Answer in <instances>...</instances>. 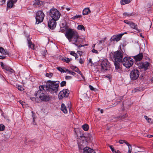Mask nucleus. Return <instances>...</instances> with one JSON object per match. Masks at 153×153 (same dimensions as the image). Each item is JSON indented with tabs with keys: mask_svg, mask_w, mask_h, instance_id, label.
I'll list each match as a JSON object with an SVG mask.
<instances>
[{
	"mask_svg": "<svg viewBox=\"0 0 153 153\" xmlns=\"http://www.w3.org/2000/svg\"><path fill=\"white\" fill-rule=\"evenodd\" d=\"M85 61L84 59L83 58H80L79 60V62L80 64H82Z\"/></svg>",
	"mask_w": 153,
	"mask_h": 153,
	"instance_id": "58836bf2",
	"label": "nucleus"
},
{
	"mask_svg": "<svg viewBox=\"0 0 153 153\" xmlns=\"http://www.w3.org/2000/svg\"><path fill=\"white\" fill-rule=\"evenodd\" d=\"M109 147L111 149L112 152H113V153H116V151L114 149V148L112 146L109 145Z\"/></svg>",
	"mask_w": 153,
	"mask_h": 153,
	"instance_id": "f704fd0d",
	"label": "nucleus"
},
{
	"mask_svg": "<svg viewBox=\"0 0 153 153\" xmlns=\"http://www.w3.org/2000/svg\"><path fill=\"white\" fill-rule=\"evenodd\" d=\"M91 12V11L89 8H85L83 10L82 14L83 15H88Z\"/></svg>",
	"mask_w": 153,
	"mask_h": 153,
	"instance_id": "412c9836",
	"label": "nucleus"
},
{
	"mask_svg": "<svg viewBox=\"0 0 153 153\" xmlns=\"http://www.w3.org/2000/svg\"><path fill=\"white\" fill-rule=\"evenodd\" d=\"M125 140H119V143L120 144H123V143H125Z\"/></svg>",
	"mask_w": 153,
	"mask_h": 153,
	"instance_id": "c03bdc74",
	"label": "nucleus"
},
{
	"mask_svg": "<svg viewBox=\"0 0 153 153\" xmlns=\"http://www.w3.org/2000/svg\"><path fill=\"white\" fill-rule=\"evenodd\" d=\"M10 1H12V2L13 3V4L15 3L17 1V0H10Z\"/></svg>",
	"mask_w": 153,
	"mask_h": 153,
	"instance_id": "864d4df0",
	"label": "nucleus"
},
{
	"mask_svg": "<svg viewBox=\"0 0 153 153\" xmlns=\"http://www.w3.org/2000/svg\"><path fill=\"white\" fill-rule=\"evenodd\" d=\"M80 75L82 74V73L81 71H79L77 72Z\"/></svg>",
	"mask_w": 153,
	"mask_h": 153,
	"instance_id": "338daca9",
	"label": "nucleus"
},
{
	"mask_svg": "<svg viewBox=\"0 0 153 153\" xmlns=\"http://www.w3.org/2000/svg\"><path fill=\"white\" fill-rule=\"evenodd\" d=\"M65 35L70 42L77 45L76 43L79 42L80 38L79 34L76 30L71 28L68 29L66 30Z\"/></svg>",
	"mask_w": 153,
	"mask_h": 153,
	"instance_id": "f03ea898",
	"label": "nucleus"
},
{
	"mask_svg": "<svg viewBox=\"0 0 153 153\" xmlns=\"http://www.w3.org/2000/svg\"><path fill=\"white\" fill-rule=\"evenodd\" d=\"M47 51L46 50H44L43 51H42L41 53L42 55L45 57V56L46 54V52Z\"/></svg>",
	"mask_w": 153,
	"mask_h": 153,
	"instance_id": "79ce46f5",
	"label": "nucleus"
},
{
	"mask_svg": "<svg viewBox=\"0 0 153 153\" xmlns=\"http://www.w3.org/2000/svg\"><path fill=\"white\" fill-rule=\"evenodd\" d=\"M82 128L85 131L88 130L89 128L88 126L86 124L82 125Z\"/></svg>",
	"mask_w": 153,
	"mask_h": 153,
	"instance_id": "bb28decb",
	"label": "nucleus"
},
{
	"mask_svg": "<svg viewBox=\"0 0 153 153\" xmlns=\"http://www.w3.org/2000/svg\"><path fill=\"white\" fill-rule=\"evenodd\" d=\"M123 65L127 68H129L133 64V59L131 58L125 57L122 61Z\"/></svg>",
	"mask_w": 153,
	"mask_h": 153,
	"instance_id": "423d86ee",
	"label": "nucleus"
},
{
	"mask_svg": "<svg viewBox=\"0 0 153 153\" xmlns=\"http://www.w3.org/2000/svg\"><path fill=\"white\" fill-rule=\"evenodd\" d=\"M81 15H76L75 16L73 17L72 19H77L81 17Z\"/></svg>",
	"mask_w": 153,
	"mask_h": 153,
	"instance_id": "a19ab883",
	"label": "nucleus"
},
{
	"mask_svg": "<svg viewBox=\"0 0 153 153\" xmlns=\"http://www.w3.org/2000/svg\"><path fill=\"white\" fill-rule=\"evenodd\" d=\"M0 1L1 2L2 4H4L5 2V0H0Z\"/></svg>",
	"mask_w": 153,
	"mask_h": 153,
	"instance_id": "e2e57ef3",
	"label": "nucleus"
},
{
	"mask_svg": "<svg viewBox=\"0 0 153 153\" xmlns=\"http://www.w3.org/2000/svg\"><path fill=\"white\" fill-rule=\"evenodd\" d=\"M83 153H95V151L88 147H86L83 149Z\"/></svg>",
	"mask_w": 153,
	"mask_h": 153,
	"instance_id": "dca6fc26",
	"label": "nucleus"
},
{
	"mask_svg": "<svg viewBox=\"0 0 153 153\" xmlns=\"http://www.w3.org/2000/svg\"><path fill=\"white\" fill-rule=\"evenodd\" d=\"M74 71L75 72H78V71H79V69L77 67H75V69Z\"/></svg>",
	"mask_w": 153,
	"mask_h": 153,
	"instance_id": "603ef678",
	"label": "nucleus"
},
{
	"mask_svg": "<svg viewBox=\"0 0 153 153\" xmlns=\"http://www.w3.org/2000/svg\"><path fill=\"white\" fill-rule=\"evenodd\" d=\"M65 71H66V72H68V73H71V71L69 70L68 69H66Z\"/></svg>",
	"mask_w": 153,
	"mask_h": 153,
	"instance_id": "680f3d73",
	"label": "nucleus"
},
{
	"mask_svg": "<svg viewBox=\"0 0 153 153\" xmlns=\"http://www.w3.org/2000/svg\"><path fill=\"white\" fill-rule=\"evenodd\" d=\"M143 57V55L142 53H140L137 55L134 56V58L136 61H140L142 60Z\"/></svg>",
	"mask_w": 153,
	"mask_h": 153,
	"instance_id": "f3484780",
	"label": "nucleus"
},
{
	"mask_svg": "<svg viewBox=\"0 0 153 153\" xmlns=\"http://www.w3.org/2000/svg\"><path fill=\"white\" fill-rule=\"evenodd\" d=\"M92 53H98L97 51L94 49H93V50H92Z\"/></svg>",
	"mask_w": 153,
	"mask_h": 153,
	"instance_id": "09e8293b",
	"label": "nucleus"
},
{
	"mask_svg": "<svg viewBox=\"0 0 153 153\" xmlns=\"http://www.w3.org/2000/svg\"><path fill=\"white\" fill-rule=\"evenodd\" d=\"M81 76L82 77V79H85V77L82 74L81 75Z\"/></svg>",
	"mask_w": 153,
	"mask_h": 153,
	"instance_id": "774afa93",
	"label": "nucleus"
},
{
	"mask_svg": "<svg viewBox=\"0 0 153 153\" xmlns=\"http://www.w3.org/2000/svg\"><path fill=\"white\" fill-rule=\"evenodd\" d=\"M149 65V62L146 61L144 62H139L138 68L140 69H143L144 71H146L148 69Z\"/></svg>",
	"mask_w": 153,
	"mask_h": 153,
	"instance_id": "9b49d317",
	"label": "nucleus"
},
{
	"mask_svg": "<svg viewBox=\"0 0 153 153\" xmlns=\"http://www.w3.org/2000/svg\"><path fill=\"white\" fill-rule=\"evenodd\" d=\"M1 66L3 69L8 71L11 74L13 72V69L7 66L4 65L2 62L1 64Z\"/></svg>",
	"mask_w": 153,
	"mask_h": 153,
	"instance_id": "2eb2a0df",
	"label": "nucleus"
},
{
	"mask_svg": "<svg viewBox=\"0 0 153 153\" xmlns=\"http://www.w3.org/2000/svg\"><path fill=\"white\" fill-rule=\"evenodd\" d=\"M148 137L149 138H151L152 137H153V136L152 135H148Z\"/></svg>",
	"mask_w": 153,
	"mask_h": 153,
	"instance_id": "69168bd1",
	"label": "nucleus"
},
{
	"mask_svg": "<svg viewBox=\"0 0 153 153\" xmlns=\"http://www.w3.org/2000/svg\"><path fill=\"white\" fill-rule=\"evenodd\" d=\"M72 59H69V58L66 57L63 58L62 59V60L63 61L67 63L69 62Z\"/></svg>",
	"mask_w": 153,
	"mask_h": 153,
	"instance_id": "a878e982",
	"label": "nucleus"
},
{
	"mask_svg": "<svg viewBox=\"0 0 153 153\" xmlns=\"http://www.w3.org/2000/svg\"><path fill=\"white\" fill-rule=\"evenodd\" d=\"M125 143L128 146V147H130L131 148V146L130 145L126 140L125 141Z\"/></svg>",
	"mask_w": 153,
	"mask_h": 153,
	"instance_id": "8fccbe9b",
	"label": "nucleus"
},
{
	"mask_svg": "<svg viewBox=\"0 0 153 153\" xmlns=\"http://www.w3.org/2000/svg\"><path fill=\"white\" fill-rule=\"evenodd\" d=\"M99 64L100 65V69L102 71L108 70L110 68V64L107 59H104L102 61H100Z\"/></svg>",
	"mask_w": 153,
	"mask_h": 153,
	"instance_id": "39448f33",
	"label": "nucleus"
},
{
	"mask_svg": "<svg viewBox=\"0 0 153 153\" xmlns=\"http://www.w3.org/2000/svg\"><path fill=\"white\" fill-rule=\"evenodd\" d=\"M5 56H0V59H5Z\"/></svg>",
	"mask_w": 153,
	"mask_h": 153,
	"instance_id": "13d9d810",
	"label": "nucleus"
},
{
	"mask_svg": "<svg viewBox=\"0 0 153 153\" xmlns=\"http://www.w3.org/2000/svg\"><path fill=\"white\" fill-rule=\"evenodd\" d=\"M66 84V82L65 81H63L60 83V85L61 87H63Z\"/></svg>",
	"mask_w": 153,
	"mask_h": 153,
	"instance_id": "4c0bfd02",
	"label": "nucleus"
},
{
	"mask_svg": "<svg viewBox=\"0 0 153 153\" xmlns=\"http://www.w3.org/2000/svg\"><path fill=\"white\" fill-rule=\"evenodd\" d=\"M113 59L114 61L122 62L123 59V54L120 50L114 52Z\"/></svg>",
	"mask_w": 153,
	"mask_h": 153,
	"instance_id": "6e6552de",
	"label": "nucleus"
},
{
	"mask_svg": "<svg viewBox=\"0 0 153 153\" xmlns=\"http://www.w3.org/2000/svg\"><path fill=\"white\" fill-rule=\"evenodd\" d=\"M104 42V41L103 40H101L100 41L99 44H101L103 42Z\"/></svg>",
	"mask_w": 153,
	"mask_h": 153,
	"instance_id": "052dcab7",
	"label": "nucleus"
},
{
	"mask_svg": "<svg viewBox=\"0 0 153 153\" xmlns=\"http://www.w3.org/2000/svg\"><path fill=\"white\" fill-rule=\"evenodd\" d=\"M144 118L149 123H151L150 122V121L151 120V119H150L148 117L146 116H144Z\"/></svg>",
	"mask_w": 153,
	"mask_h": 153,
	"instance_id": "72a5a7b5",
	"label": "nucleus"
},
{
	"mask_svg": "<svg viewBox=\"0 0 153 153\" xmlns=\"http://www.w3.org/2000/svg\"><path fill=\"white\" fill-rule=\"evenodd\" d=\"M56 20L51 19H49L48 22V27L51 29H53L56 26Z\"/></svg>",
	"mask_w": 153,
	"mask_h": 153,
	"instance_id": "ddd939ff",
	"label": "nucleus"
},
{
	"mask_svg": "<svg viewBox=\"0 0 153 153\" xmlns=\"http://www.w3.org/2000/svg\"><path fill=\"white\" fill-rule=\"evenodd\" d=\"M89 88L90 90L91 91H94V88L91 85H89Z\"/></svg>",
	"mask_w": 153,
	"mask_h": 153,
	"instance_id": "49530a36",
	"label": "nucleus"
},
{
	"mask_svg": "<svg viewBox=\"0 0 153 153\" xmlns=\"http://www.w3.org/2000/svg\"><path fill=\"white\" fill-rule=\"evenodd\" d=\"M70 54L71 55H72L74 56H76V53H75L74 51H71Z\"/></svg>",
	"mask_w": 153,
	"mask_h": 153,
	"instance_id": "37998d69",
	"label": "nucleus"
},
{
	"mask_svg": "<svg viewBox=\"0 0 153 153\" xmlns=\"http://www.w3.org/2000/svg\"><path fill=\"white\" fill-rule=\"evenodd\" d=\"M72 77L70 76H66L65 77V79H71Z\"/></svg>",
	"mask_w": 153,
	"mask_h": 153,
	"instance_id": "a18cd8bd",
	"label": "nucleus"
},
{
	"mask_svg": "<svg viewBox=\"0 0 153 153\" xmlns=\"http://www.w3.org/2000/svg\"><path fill=\"white\" fill-rule=\"evenodd\" d=\"M145 59H148L149 60V62H150V59L149 58V57L148 56H145Z\"/></svg>",
	"mask_w": 153,
	"mask_h": 153,
	"instance_id": "5fc2aeb1",
	"label": "nucleus"
},
{
	"mask_svg": "<svg viewBox=\"0 0 153 153\" xmlns=\"http://www.w3.org/2000/svg\"><path fill=\"white\" fill-rule=\"evenodd\" d=\"M42 3V1L39 0H36L35 4L37 5L41 4Z\"/></svg>",
	"mask_w": 153,
	"mask_h": 153,
	"instance_id": "e433bc0d",
	"label": "nucleus"
},
{
	"mask_svg": "<svg viewBox=\"0 0 153 153\" xmlns=\"http://www.w3.org/2000/svg\"><path fill=\"white\" fill-rule=\"evenodd\" d=\"M38 98H37V100H38ZM30 99L33 101H35L36 102H37V101H36V98H34V97H31V98H30Z\"/></svg>",
	"mask_w": 153,
	"mask_h": 153,
	"instance_id": "de8ad7c7",
	"label": "nucleus"
},
{
	"mask_svg": "<svg viewBox=\"0 0 153 153\" xmlns=\"http://www.w3.org/2000/svg\"><path fill=\"white\" fill-rule=\"evenodd\" d=\"M76 66H71L70 67L73 70H74L75 69V67H76Z\"/></svg>",
	"mask_w": 153,
	"mask_h": 153,
	"instance_id": "bf43d9fd",
	"label": "nucleus"
},
{
	"mask_svg": "<svg viewBox=\"0 0 153 153\" xmlns=\"http://www.w3.org/2000/svg\"><path fill=\"white\" fill-rule=\"evenodd\" d=\"M131 148L130 147H129L128 148V153H131Z\"/></svg>",
	"mask_w": 153,
	"mask_h": 153,
	"instance_id": "6e6d98bb",
	"label": "nucleus"
},
{
	"mask_svg": "<svg viewBox=\"0 0 153 153\" xmlns=\"http://www.w3.org/2000/svg\"><path fill=\"white\" fill-rule=\"evenodd\" d=\"M78 53L80 55V56H81L82 55V52L80 51H78Z\"/></svg>",
	"mask_w": 153,
	"mask_h": 153,
	"instance_id": "0e129e2a",
	"label": "nucleus"
},
{
	"mask_svg": "<svg viewBox=\"0 0 153 153\" xmlns=\"http://www.w3.org/2000/svg\"><path fill=\"white\" fill-rule=\"evenodd\" d=\"M53 76V74L51 73H46V76L47 77H48L51 78Z\"/></svg>",
	"mask_w": 153,
	"mask_h": 153,
	"instance_id": "473e14b6",
	"label": "nucleus"
},
{
	"mask_svg": "<svg viewBox=\"0 0 153 153\" xmlns=\"http://www.w3.org/2000/svg\"><path fill=\"white\" fill-rule=\"evenodd\" d=\"M77 28L79 30H85V27L83 25H79L77 27Z\"/></svg>",
	"mask_w": 153,
	"mask_h": 153,
	"instance_id": "c85d7f7f",
	"label": "nucleus"
},
{
	"mask_svg": "<svg viewBox=\"0 0 153 153\" xmlns=\"http://www.w3.org/2000/svg\"><path fill=\"white\" fill-rule=\"evenodd\" d=\"M124 22L129 25L131 28L139 31L137 25L135 23L128 20H124Z\"/></svg>",
	"mask_w": 153,
	"mask_h": 153,
	"instance_id": "f8f14e48",
	"label": "nucleus"
},
{
	"mask_svg": "<svg viewBox=\"0 0 153 153\" xmlns=\"http://www.w3.org/2000/svg\"><path fill=\"white\" fill-rule=\"evenodd\" d=\"M27 41L29 48L34 50V45L32 43L31 40L29 39L28 38L27 39Z\"/></svg>",
	"mask_w": 153,
	"mask_h": 153,
	"instance_id": "aec40b11",
	"label": "nucleus"
},
{
	"mask_svg": "<svg viewBox=\"0 0 153 153\" xmlns=\"http://www.w3.org/2000/svg\"><path fill=\"white\" fill-rule=\"evenodd\" d=\"M57 69L58 70L60 71L61 73H64L66 72V71H65V70L62 69L61 68L59 67L57 68Z\"/></svg>",
	"mask_w": 153,
	"mask_h": 153,
	"instance_id": "c756f323",
	"label": "nucleus"
},
{
	"mask_svg": "<svg viewBox=\"0 0 153 153\" xmlns=\"http://www.w3.org/2000/svg\"><path fill=\"white\" fill-rule=\"evenodd\" d=\"M125 33L120 34L113 36L110 39L111 42H117L120 40L122 37V36Z\"/></svg>",
	"mask_w": 153,
	"mask_h": 153,
	"instance_id": "4468645a",
	"label": "nucleus"
},
{
	"mask_svg": "<svg viewBox=\"0 0 153 153\" xmlns=\"http://www.w3.org/2000/svg\"><path fill=\"white\" fill-rule=\"evenodd\" d=\"M140 74L139 71L136 69H134L130 74V76L131 79L136 80L138 79Z\"/></svg>",
	"mask_w": 153,
	"mask_h": 153,
	"instance_id": "1a4fd4ad",
	"label": "nucleus"
},
{
	"mask_svg": "<svg viewBox=\"0 0 153 153\" xmlns=\"http://www.w3.org/2000/svg\"><path fill=\"white\" fill-rule=\"evenodd\" d=\"M133 15V13L125 12L123 13V16L124 17L127 16L129 17Z\"/></svg>",
	"mask_w": 153,
	"mask_h": 153,
	"instance_id": "4be33fe9",
	"label": "nucleus"
},
{
	"mask_svg": "<svg viewBox=\"0 0 153 153\" xmlns=\"http://www.w3.org/2000/svg\"><path fill=\"white\" fill-rule=\"evenodd\" d=\"M70 74H71L73 75H75L76 74L75 73L72 71H71V73Z\"/></svg>",
	"mask_w": 153,
	"mask_h": 153,
	"instance_id": "4d7b16f0",
	"label": "nucleus"
},
{
	"mask_svg": "<svg viewBox=\"0 0 153 153\" xmlns=\"http://www.w3.org/2000/svg\"><path fill=\"white\" fill-rule=\"evenodd\" d=\"M31 113H32V117H33V124L34 125H36V124L35 123H34V121H35L34 119H35V113L33 111H32L31 112Z\"/></svg>",
	"mask_w": 153,
	"mask_h": 153,
	"instance_id": "2f4dec72",
	"label": "nucleus"
},
{
	"mask_svg": "<svg viewBox=\"0 0 153 153\" xmlns=\"http://www.w3.org/2000/svg\"><path fill=\"white\" fill-rule=\"evenodd\" d=\"M127 117V115L126 114L123 115H120L119 117H115L114 118L115 120L117 121L120 120H123L125 118Z\"/></svg>",
	"mask_w": 153,
	"mask_h": 153,
	"instance_id": "a211bd4d",
	"label": "nucleus"
},
{
	"mask_svg": "<svg viewBox=\"0 0 153 153\" xmlns=\"http://www.w3.org/2000/svg\"><path fill=\"white\" fill-rule=\"evenodd\" d=\"M5 127L4 125L2 124L0 125V131H2L4 130Z\"/></svg>",
	"mask_w": 153,
	"mask_h": 153,
	"instance_id": "7c9ffc66",
	"label": "nucleus"
},
{
	"mask_svg": "<svg viewBox=\"0 0 153 153\" xmlns=\"http://www.w3.org/2000/svg\"><path fill=\"white\" fill-rule=\"evenodd\" d=\"M61 111L65 114H67L68 111L64 103H62L61 105Z\"/></svg>",
	"mask_w": 153,
	"mask_h": 153,
	"instance_id": "6ab92c4d",
	"label": "nucleus"
},
{
	"mask_svg": "<svg viewBox=\"0 0 153 153\" xmlns=\"http://www.w3.org/2000/svg\"><path fill=\"white\" fill-rule=\"evenodd\" d=\"M120 62L118 61H114V64L115 67V68L117 70L120 69Z\"/></svg>",
	"mask_w": 153,
	"mask_h": 153,
	"instance_id": "5701e85b",
	"label": "nucleus"
},
{
	"mask_svg": "<svg viewBox=\"0 0 153 153\" xmlns=\"http://www.w3.org/2000/svg\"><path fill=\"white\" fill-rule=\"evenodd\" d=\"M39 90L37 91H36L35 95L36 97L37 98H39L40 100L44 102H48L50 100L51 97L46 92V90L45 89H42L39 88Z\"/></svg>",
	"mask_w": 153,
	"mask_h": 153,
	"instance_id": "7ed1b4c3",
	"label": "nucleus"
},
{
	"mask_svg": "<svg viewBox=\"0 0 153 153\" xmlns=\"http://www.w3.org/2000/svg\"><path fill=\"white\" fill-rule=\"evenodd\" d=\"M45 14L42 10H39L36 13V23L38 24L42 22L45 17Z\"/></svg>",
	"mask_w": 153,
	"mask_h": 153,
	"instance_id": "0eeeda50",
	"label": "nucleus"
},
{
	"mask_svg": "<svg viewBox=\"0 0 153 153\" xmlns=\"http://www.w3.org/2000/svg\"><path fill=\"white\" fill-rule=\"evenodd\" d=\"M0 52L3 54H7L8 53L4 50L3 48H0Z\"/></svg>",
	"mask_w": 153,
	"mask_h": 153,
	"instance_id": "cd10ccee",
	"label": "nucleus"
},
{
	"mask_svg": "<svg viewBox=\"0 0 153 153\" xmlns=\"http://www.w3.org/2000/svg\"><path fill=\"white\" fill-rule=\"evenodd\" d=\"M131 2V0H121L120 3L122 5L128 4Z\"/></svg>",
	"mask_w": 153,
	"mask_h": 153,
	"instance_id": "b1692460",
	"label": "nucleus"
},
{
	"mask_svg": "<svg viewBox=\"0 0 153 153\" xmlns=\"http://www.w3.org/2000/svg\"><path fill=\"white\" fill-rule=\"evenodd\" d=\"M18 89L20 91H22L24 90L23 87L21 85H18Z\"/></svg>",
	"mask_w": 153,
	"mask_h": 153,
	"instance_id": "c9c22d12",
	"label": "nucleus"
},
{
	"mask_svg": "<svg viewBox=\"0 0 153 153\" xmlns=\"http://www.w3.org/2000/svg\"><path fill=\"white\" fill-rule=\"evenodd\" d=\"M49 15L52 19L56 20H58L61 16L59 12L56 8H52L50 10Z\"/></svg>",
	"mask_w": 153,
	"mask_h": 153,
	"instance_id": "20e7f679",
	"label": "nucleus"
},
{
	"mask_svg": "<svg viewBox=\"0 0 153 153\" xmlns=\"http://www.w3.org/2000/svg\"><path fill=\"white\" fill-rule=\"evenodd\" d=\"M88 64H90V65L91 66H92V65H93V62L92 61V60H91V59H89V60H88Z\"/></svg>",
	"mask_w": 153,
	"mask_h": 153,
	"instance_id": "ea45409f",
	"label": "nucleus"
},
{
	"mask_svg": "<svg viewBox=\"0 0 153 153\" xmlns=\"http://www.w3.org/2000/svg\"><path fill=\"white\" fill-rule=\"evenodd\" d=\"M59 82V81H53L49 80L47 81L46 85H40L39 88L42 89H45L47 91L51 93H56L58 90Z\"/></svg>",
	"mask_w": 153,
	"mask_h": 153,
	"instance_id": "f257e3e1",
	"label": "nucleus"
},
{
	"mask_svg": "<svg viewBox=\"0 0 153 153\" xmlns=\"http://www.w3.org/2000/svg\"><path fill=\"white\" fill-rule=\"evenodd\" d=\"M19 102L23 106L24 105L25 102L22 101L20 100L19 101Z\"/></svg>",
	"mask_w": 153,
	"mask_h": 153,
	"instance_id": "3c124183",
	"label": "nucleus"
},
{
	"mask_svg": "<svg viewBox=\"0 0 153 153\" xmlns=\"http://www.w3.org/2000/svg\"><path fill=\"white\" fill-rule=\"evenodd\" d=\"M69 94V92L68 89H63L59 93L58 97L59 100H61L64 97H68Z\"/></svg>",
	"mask_w": 153,
	"mask_h": 153,
	"instance_id": "9d476101",
	"label": "nucleus"
},
{
	"mask_svg": "<svg viewBox=\"0 0 153 153\" xmlns=\"http://www.w3.org/2000/svg\"><path fill=\"white\" fill-rule=\"evenodd\" d=\"M13 4L12 2V1H8L7 4V7H9L10 8L13 7Z\"/></svg>",
	"mask_w": 153,
	"mask_h": 153,
	"instance_id": "393cba45",
	"label": "nucleus"
}]
</instances>
